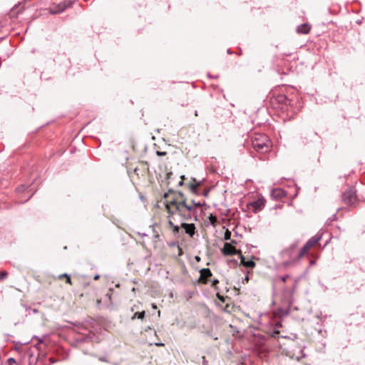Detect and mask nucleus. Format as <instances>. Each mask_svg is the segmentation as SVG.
Wrapping results in <instances>:
<instances>
[{"mask_svg": "<svg viewBox=\"0 0 365 365\" xmlns=\"http://www.w3.org/2000/svg\"><path fill=\"white\" fill-rule=\"evenodd\" d=\"M169 197V192L164 194V198H168Z\"/></svg>", "mask_w": 365, "mask_h": 365, "instance_id": "31", "label": "nucleus"}, {"mask_svg": "<svg viewBox=\"0 0 365 365\" xmlns=\"http://www.w3.org/2000/svg\"><path fill=\"white\" fill-rule=\"evenodd\" d=\"M356 192L353 188H350L342 194V200L343 202L348 205H351L354 203L356 201Z\"/></svg>", "mask_w": 365, "mask_h": 365, "instance_id": "4", "label": "nucleus"}, {"mask_svg": "<svg viewBox=\"0 0 365 365\" xmlns=\"http://www.w3.org/2000/svg\"><path fill=\"white\" fill-rule=\"evenodd\" d=\"M230 237H231V232L228 230H227L225 233V237L224 238H225V240H228L230 239Z\"/></svg>", "mask_w": 365, "mask_h": 365, "instance_id": "17", "label": "nucleus"}, {"mask_svg": "<svg viewBox=\"0 0 365 365\" xmlns=\"http://www.w3.org/2000/svg\"><path fill=\"white\" fill-rule=\"evenodd\" d=\"M68 276V275L67 274H60V275L58 276V278H59V279H61V278H63V277H66V278Z\"/></svg>", "mask_w": 365, "mask_h": 365, "instance_id": "23", "label": "nucleus"}, {"mask_svg": "<svg viewBox=\"0 0 365 365\" xmlns=\"http://www.w3.org/2000/svg\"><path fill=\"white\" fill-rule=\"evenodd\" d=\"M100 360L105 361L106 359L104 358H101Z\"/></svg>", "mask_w": 365, "mask_h": 365, "instance_id": "35", "label": "nucleus"}, {"mask_svg": "<svg viewBox=\"0 0 365 365\" xmlns=\"http://www.w3.org/2000/svg\"><path fill=\"white\" fill-rule=\"evenodd\" d=\"M66 282H67V283H68V284H71V278H70V277H69V276H68V277H66Z\"/></svg>", "mask_w": 365, "mask_h": 365, "instance_id": "25", "label": "nucleus"}, {"mask_svg": "<svg viewBox=\"0 0 365 365\" xmlns=\"http://www.w3.org/2000/svg\"><path fill=\"white\" fill-rule=\"evenodd\" d=\"M290 264H291V261H287V262H284V265H285V266H288V265H289Z\"/></svg>", "mask_w": 365, "mask_h": 365, "instance_id": "30", "label": "nucleus"}, {"mask_svg": "<svg viewBox=\"0 0 365 365\" xmlns=\"http://www.w3.org/2000/svg\"><path fill=\"white\" fill-rule=\"evenodd\" d=\"M222 252L224 255H235L238 253V251L230 243L226 242L222 249ZM239 253L240 254V252Z\"/></svg>", "mask_w": 365, "mask_h": 365, "instance_id": "5", "label": "nucleus"}, {"mask_svg": "<svg viewBox=\"0 0 365 365\" xmlns=\"http://www.w3.org/2000/svg\"><path fill=\"white\" fill-rule=\"evenodd\" d=\"M209 220L210 223L213 225H215L217 221V217L212 215H210V216L209 217Z\"/></svg>", "mask_w": 365, "mask_h": 365, "instance_id": "14", "label": "nucleus"}, {"mask_svg": "<svg viewBox=\"0 0 365 365\" xmlns=\"http://www.w3.org/2000/svg\"><path fill=\"white\" fill-rule=\"evenodd\" d=\"M173 175L172 172H169L167 173V179H170L171 178V175Z\"/></svg>", "mask_w": 365, "mask_h": 365, "instance_id": "26", "label": "nucleus"}, {"mask_svg": "<svg viewBox=\"0 0 365 365\" xmlns=\"http://www.w3.org/2000/svg\"><path fill=\"white\" fill-rule=\"evenodd\" d=\"M66 6H67L65 4H59L56 7L51 9V13L58 14L63 12L66 9Z\"/></svg>", "mask_w": 365, "mask_h": 365, "instance_id": "11", "label": "nucleus"}, {"mask_svg": "<svg viewBox=\"0 0 365 365\" xmlns=\"http://www.w3.org/2000/svg\"><path fill=\"white\" fill-rule=\"evenodd\" d=\"M9 365L16 364V361L14 358H9L7 361Z\"/></svg>", "mask_w": 365, "mask_h": 365, "instance_id": "18", "label": "nucleus"}, {"mask_svg": "<svg viewBox=\"0 0 365 365\" xmlns=\"http://www.w3.org/2000/svg\"><path fill=\"white\" fill-rule=\"evenodd\" d=\"M219 283V281L218 279H214L212 282V284L211 286L214 288H216V285Z\"/></svg>", "mask_w": 365, "mask_h": 365, "instance_id": "20", "label": "nucleus"}, {"mask_svg": "<svg viewBox=\"0 0 365 365\" xmlns=\"http://www.w3.org/2000/svg\"><path fill=\"white\" fill-rule=\"evenodd\" d=\"M196 259L199 261L200 260V257H196Z\"/></svg>", "mask_w": 365, "mask_h": 365, "instance_id": "37", "label": "nucleus"}, {"mask_svg": "<svg viewBox=\"0 0 365 365\" xmlns=\"http://www.w3.org/2000/svg\"><path fill=\"white\" fill-rule=\"evenodd\" d=\"M289 277V275H285L284 277H282V281L283 282H285L287 281V279Z\"/></svg>", "mask_w": 365, "mask_h": 365, "instance_id": "21", "label": "nucleus"}, {"mask_svg": "<svg viewBox=\"0 0 365 365\" xmlns=\"http://www.w3.org/2000/svg\"><path fill=\"white\" fill-rule=\"evenodd\" d=\"M145 317V312L143 311L141 312H135L134 314V315L132 317V319H134L135 318H138V319H143Z\"/></svg>", "mask_w": 365, "mask_h": 365, "instance_id": "13", "label": "nucleus"}, {"mask_svg": "<svg viewBox=\"0 0 365 365\" xmlns=\"http://www.w3.org/2000/svg\"><path fill=\"white\" fill-rule=\"evenodd\" d=\"M252 148L257 152L261 153H267L271 146L269 138L261 133H256L252 138Z\"/></svg>", "mask_w": 365, "mask_h": 365, "instance_id": "3", "label": "nucleus"}, {"mask_svg": "<svg viewBox=\"0 0 365 365\" xmlns=\"http://www.w3.org/2000/svg\"><path fill=\"white\" fill-rule=\"evenodd\" d=\"M198 185H199V184H193V183H192V184L190 185V189L191 190V191L192 192H196Z\"/></svg>", "mask_w": 365, "mask_h": 365, "instance_id": "15", "label": "nucleus"}, {"mask_svg": "<svg viewBox=\"0 0 365 365\" xmlns=\"http://www.w3.org/2000/svg\"><path fill=\"white\" fill-rule=\"evenodd\" d=\"M174 194L175 197L172 200H168L165 203L168 213L170 215L178 213L186 220L192 219L197 220L196 209L201 207V203L192 200L191 204H187L182 192H178Z\"/></svg>", "mask_w": 365, "mask_h": 365, "instance_id": "1", "label": "nucleus"}, {"mask_svg": "<svg viewBox=\"0 0 365 365\" xmlns=\"http://www.w3.org/2000/svg\"><path fill=\"white\" fill-rule=\"evenodd\" d=\"M180 231V227L178 225H175L174 227H173V232L174 234H177Z\"/></svg>", "mask_w": 365, "mask_h": 365, "instance_id": "19", "label": "nucleus"}, {"mask_svg": "<svg viewBox=\"0 0 365 365\" xmlns=\"http://www.w3.org/2000/svg\"><path fill=\"white\" fill-rule=\"evenodd\" d=\"M155 344L157 346H164V344H163V343H155Z\"/></svg>", "mask_w": 365, "mask_h": 365, "instance_id": "29", "label": "nucleus"}, {"mask_svg": "<svg viewBox=\"0 0 365 365\" xmlns=\"http://www.w3.org/2000/svg\"><path fill=\"white\" fill-rule=\"evenodd\" d=\"M271 197L274 200H280L286 195V192L282 188H274L271 191Z\"/></svg>", "mask_w": 365, "mask_h": 365, "instance_id": "6", "label": "nucleus"}, {"mask_svg": "<svg viewBox=\"0 0 365 365\" xmlns=\"http://www.w3.org/2000/svg\"><path fill=\"white\" fill-rule=\"evenodd\" d=\"M250 205L255 210H261L264 204L262 200H258L250 203Z\"/></svg>", "mask_w": 365, "mask_h": 365, "instance_id": "12", "label": "nucleus"}, {"mask_svg": "<svg viewBox=\"0 0 365 365\" xmlns=\"http://www.w3.org/2000/svg\"><path fill=\"white\" fill-rule=\"evenodd\" d=\"M241 263L243 266L247 268H253L255 266V263L252 260H246L245 257L240 254Z\"/></svg>", "mask_w": 365, "mask_h": 365, "instance_id": "10", "label": "nucleus"}, {"mask_svg": "<svg viewBox=\"0 0 365 365\" xmlns=\"http://www.w3.org/2000/svg\"><path fill=\"white\" fill-rule=\"evenodd\" d=\"M182 185H183V181L182 180L180 181L179 183H178V185L181 186Z\"/></svg>", "mask_w": 365, "mask_h": 365, "instance_id": "32", "label": "nucleus"}, {"mask_svg": "<svg viewBox=\"0 0 365 365\" xmlns=\"http://www.w3.org/2000/svg\"><path fill=\"white\" fill-rule=\"evenodd\" d=\"M195 115L196 116H197V115H198V114H197V110L195 111Z\"/></svg>", "mask_w": 365, "mask_h": 365, "instance_id": "36", "label": "nucleus"}, {"mask_svg": "<svg viewBox=\"0 0 365 365\" xmlns=\"http://www.w3.org/2000/svg\"><path fill=\"white\" fill-rule=\"evenodd\" d=\"M153 308L155 309L156 306L155 304H153Z\"/></svg>", "mask_w": 365, "mask_h": 365, "instance_id": "38", "label": "nucleus"}, {"mask_svg": "<svg viewBox=\"0 0 365 365\" xmlns=\"http://www.w3.org/2000/svg\"><path fill=\"white\" fill-rule=\"evenodd\" d=\"M322 236L316 235L311 237L306 244L301 248L299 253L295 254V250L297 247V244H293L290 245L288 248L284 250L282 252V255L284 257L286 256L289 257L291 259L292 262L301 259L309 249H311L313 246H314L320 240Z\"/></svg>", "mask_w": 365, "mask_h": 365, "instance_id": "2", "label": "nucleus"}, {"mask_svg": "<svg viewBox=\"0 0 365 365\" xmlns=\"http://www.w3.org/2000/svg\"><path fill=\"white\" fill-rule=\"evenodd\" d=\"M8 276V273L6 271L0 272V279L3 280L6 279Z\"/></svg>", "mask_w": 365, "mask_h": 365, "instance_id": "16", "label": "nucleus"}, {"mask_svg": "<svg viewBox=\"0 0 365 365\" xmlns=\"http://www.w3.org/2000/svg\"><path fill=\"white\" fill-rule=\"evenodd\" d=\"M49 361L52 364L56 363L57 361V360H56V359H54L53 358H49Z\"/></svg>", "mask_w": 365, "mask_h": 365, "instance_id": "27", "label": "nucleus"}, {"mask_svg": "<svg viewBox=\"0 0 365 365\" xmlns=\"http://www.w3.org/2000/svg\"><path fill=\"white\" fill-rule=\"evenodd\" d=\"M168 224L170 227H173L175 226V225L173 224V222L171 220H169Z\"/></svg>", "mask_w": 365, "mask_h": 365, "instance_id": "28", "label": "nucleus"}, {"mask_svg": "<svg viewBox=\"0 0 365 365\" xmlns=\"http://www.w3.org/2000/svg\"><path fill=\"white\" fill-rule=\"evenodd\" d=\"M157 154H158V155L163 156V155H165L166 154V153L158 151Z\"/></svg>", "mask_w": 365, "mask_h": 365, "instance_id": "22", "label": "nucleus"}, {"mask_svg": "<svg viewBox=\"0 0 365 365\" xmlns=\"http://www.w3.org/2000/svg\"><path fill=\"white\" fill-rule=\"evenodd\" d=\"M180 178H181L182 180H183L185 179V175H182Z\"/></svg>", "mask_w": 365, "mask_h": 365, "instance_id": "34", "label": "nucleus"}, {"mask_svg": "<svg viewBox=\"0 0 365 365\" xmlns=\"http://www.w3.org/2000/svg\"><path fill=\"white\" fill-rule=\"evenodd\" d=\"M181 227L185 230V233H187L190 237H193L195 233V226L194 224L182 223Z\"/></svg>", "mask_w": 365, "mask_h": 365, "instance_id": "7", "label": "nucleus"}, {"mask_svg": "<svg viewBox=\"0 0 365 365\" xmlns=\"http://www.w3.org/2000/svg\"><path fill=\"white\" fill-rule=\"evenodd\" d=\"M212 276V272L210 269L204 268L200 270V280L203 284L208 282L209 278Z\"/></svg>", "mask_w": 365, "mask_h": 365, "instance_id": "8", "label": "nucleus"}, {"mask_svg": "<svg viewBox=\"0 0 365 365\" xmlns=\"http://www.w3.org/2000/svg\"><path fill=\"white\" fill-rule=\"evenodd\" d=\"M99 279V275H96V276H95V277H94V279H96H96Z\"/></svg>", "mask_w": 365, "mask_h": 365, "instance_id": "33", "label": "nucleus"}, {"mask_svg": "<svg viewBox=\"0 0 365 365\" xmlns=\"http://www.w3.org/2000/svg\"><path fill=\"white\" fill-rule=\"evenodd\" d=\"M310 26L307 24H303L297 27V32L299 34H307L309 32Z\"/></svg>", "mask_w": 365, "mask_h": 365, "instance_id": "9", "label": "nucleus"}, {"mask_svg": "<svg viewBox=\"0 0 365 365\" xmlns=\"http://www.w3.org/2000/svg\"><path fill=\"white\" fill-rule=\"evenodd\" d=\"M202 364H203L204 365H207V360L205 359V356H202Z\"/></svg>", "mask_w": 365, "mask_h": 365, "instance_id": "24", "label": "nucleus"}]
</instances>
